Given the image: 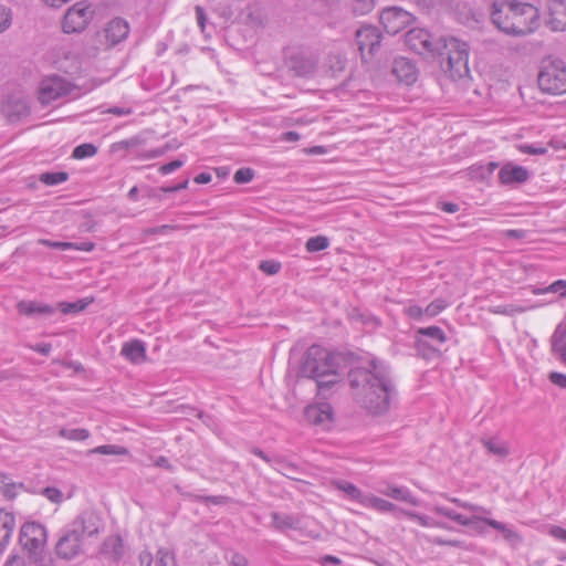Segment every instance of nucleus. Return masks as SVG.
Returning <instances> with one entry per match:
<instances>
[{"instance_id": "obj_1", "label": "nucleus", "mask_w": 566, "mask_h": 566, "mask_svg": "<svg viewBox=\"0 0 566 566\" xmlns=\"http://www.w3.org/2000/svg\"><path fill=\"white\" fill-rule=\"evenodd\" d=\"M348 382L355 400L375 416L386 413L397 396L389 367L376 359L366 366L353 367Z\"/></svg>"}, {"instance_id": "obj_2", "label": "nucleus", "mask_w": 566, "mask_h": 566, "mask_svg": "<svg viewBox=\"0 0 566 566\" xmlns=\"http://www.w3.org/2000/svg\"><path fill=\"white\" fill-rule=\"evenodd\" d=\"M408 46L419 54L437 57L441 70L452 80L469 75V45L455 36H433L424 29H412L406 34Z\"/></svg>"}, {"instance_id": "obj_3", "label": "nucleus", "mask_w": 566, "mask_h": 566, "mask_svg": "<svg viewBox=\"0 0 566 566\" xmlns=\"http://www.w3.org/2000/svg\"><path fill=\"white\" fill-rule=\"evenodd\" d=\"M103 528V521L94 510L82 511L60 532L55 544V554L64 560H72L85 553L86 539L97 536Z\"/></svg>"}, {"instance_id": "obj_4", "label": "nucleus", "mask_w": 566, "mask_h": 566, "mask_svg": "<svg viewBox=\"0 0 566 566\" xmlns=\"http://www.w3.org/2000/svg\"><path fill=\"white\" fill-rule=\"evenodd\" d=\"M491 19L494 25L510 35H526L539 25V10L526 2L501 1L492 6Z\"/></svg>"}, {"instance_id": "obj_5", "label": "nucleus", "mask_w": 566, "mask_h": 566, "mask_svg": "<svg viewBox=\"0 0 566 566\" xmlns=\"http://www.w3.org/2000/svg\"><path fill=\"white\" fill-rule=\"evenodd\" d=\"M339 355L319 346L312 345L305 353L301 373L317 382L319 389L331 388L338 381Z\"/></svg>"}, {"instance_id": "obj_6", "label": "nucleus", "mask_w": 566, "mask_h": 566, "mask_svg": "<svg viewBox=\"0 0 566 566\" xmlns=\"http://www.w3.org/2000/svg\"><path fill=\"white\" fill-rule=\"evenodd\" d=\"M539 90L549 95L566 93V63L560 59H544L537 75Z\"/></svg>"}, {"instance_id": "obj_7", "label": "nucleus", "mask_w": 566, "mask_h": 566, "mask_svg": "<svg viewBox=\"0 0 566 566\" xmlns=\"http://www.w3.org/2000/svg\"><path fill=\"white\" fill-rule=\"evenodd\" d=\"M129 24L122 18H115L111 20L101 31H97L92 38V50L93 54H97L99 51H107L124 40L129 34Z\"/></svg>"}, {"instance_id": "obj_8", "label": "nucleus", "mask_w": 566, "mask_h": 566, "mask_svg": "<svg viewBox=\"0 0 566 566\" xmlns=\"http://www.w3.org/2000/svg\"><path fill=\"white\" fill-rule=\"evenodd\" d=\"M93 13L94 11L88 4L84 2L75 3L66 11L63 18V32L67 34L82 32L93 19Z\"/></svg>"}, {"instance_id": "obj_9", "label": "nucleus", "mask_w": 566, "mask_h": 566, "mask_svg": "<svg viewBox=\"0 0 566 566\" xmlns=\"http://www.w3.org/2000/svg\"><path fill=\"white\" fill-rule=\"evenodd\" d=\"M20 543L30 554L38 555L46 543L45 527L35 522L24 523L20 530Z\"/></svg>"}, {"instance_id": "obj_10", "label": "nucleus", "mask_w": 566, "mask_h": 566, "mask_svg": "<svg viewBox=\"0 0 566 566\" xmlns=\"http://www.w3.org/2000/svg\"><path fill=\"white\" fill-rule=\"evenodd\" d=\"M73 86L70 82L60 76L49 77L42 81L39 91V101L43 105L71 94Z\"/></svg>"}, {"instance_id": "obj_11", "label": "nucleus", "mask_w": 566, "mask_h": 566, "mask_svg": "<svg viewBox=\"0 0 566 566\" xmlns=\"http://www.w3.org/2000/svg\"><path fill=\"white\" fill-rule=\"evenodd\" d=\"M381 33L377 27L363 25L356 32V42L360 51L361 59L366 60L367 55L374 56L380 48Z\"/></svg>"}, {"instance_id": "obj_12", "label": "nucleus", "mask_w": 566, "mask_h": 566, "mask_svg": "<svg viewBox=\"0 0 566 566\" xmlns=\"http://www.w3.org/2000/svg\"><path fill=\"white\" fill-rule=\"evenodd\" d=\"M412 20V14L398 7L387 8L380 14V22L386 32L392 35L405 30Z\"/></svg>"}, {"instance_id": "obj_13", "label": "nucleus", "mask_w": 566, "mask_h": 566, "mask_svg": "<svg viewBox=\"0 0 566 566\" xmlns=\"http://www.w3.org/2000/svg\"><path fill=\"white\" fill-rule=\"evenodd\" d=\"M1 111L8 122L18 123L30 115L29 101L19 94H10L3 101Z\"/></svg>"}, {"instance_id": "obj_14", "label": "nucleus", "mask_w": 566, "mask_h": 566, "mask_svg": "<svg viewBox=\"0 0 566 566\" xmlns=\"http://www.w3.org/2000/svg\"><path fill=\"white\" fill-rule=\"evenodd\" d=\"M305 419L324 429L331 428L334 421L333 407L328 402H318L307 406L304 411Z\"/></svg>"}, {"instance_id": "obj_15", "label": "nucleus", "mask_w": 566, "mask_h": 566, "mask_svg": "<svg viewBox=\"0 0 566 566\" xmlns=\"http://www.w3.org/2000/svg\"><path fill=\"white\" fill-rule=\"evenodd\" d=\"M547 25L552 31L566 30V0H547Z\"/></svg>"}, {"instance_id": "obj_16", "label": "nucleus", "mask_w": 566, "mask_h": 566, "mask_svg": "<svg viewBox=\"0 0 566 566\" xmlns=\"http://www.w3.org/2000/svg\"><path fill=\"white\" fill-rule=\"evenodd\" d=\"M499 179L504 186L521 185L530 179V171L523 166L506 163L500 168Z\"/></svg>"}, {"instance_id": "obj_17", "label": "nucleus", "mask_w": 566, "mask_h": 566, "mask_svg": "<svg viewBox=\"0 0 566 566\" xmlns=\"http://www.w3.org/2000/svg\"><path fill=\"white\" fill-rule=\"evenodd\" d=\"M391 73L399 82L406 85L413 84L418 77L416 65L410 60L402 56L394 60Z\"/></svg>"}, {"instance_id": "obj_18", "label": "nucleus", "mask_w": 566, "mask_h": 566, "mask_svg": "<svg viewBox=\"0 0 566 566\" xmlns=\"http://www.w3.org/2000/svg\"><path fill=\"white\" fill-rule=\"evenodd\" d=\"M361 505L368 509H374L380 513H392L396 518H401L405 513L403 509H400L396 504L373 494H367L363 500Z\"/></svg>"}, {"instance_id": "obj_19", "label": "nucleus", "mask_w": 566, "mask_h": 566, "mask_svg": "<svg viewBox=\"0 0 566 566\" xmlns=\"http://www.w3.org/2000/svg\"><path fill=\"white\" fill-rule=\"evenodd\" d=\"M287 66L297 76H308L316 69V62L301 53L293 54L287 60Z\"/></svg>"}, {"instance_id": "obj_20", "label": "nucleus", "mask_w": 566, "mask_h": 566, "mask_svg": "<svg viewBox=\"0 0 566 566\" xmlns=\"http://www.w3.org/2000/svg\"><path fill=\"white\" fill-rule=\"evenodd\" d=\"M120 355L132 364H142L146 360V347L144 342L133 339L123 344Z\"/></svg>"}, {"instance_id": "obj_21", "label": "nucleus", "mask_w": 566, "mask_h": 566, "mask_svg": "<svg viewBox=\"0 0 566 566\" xmlns=\"http://www.w3.org/2000/svg\"><path fill=\"white\" fill-rule=\"evenodd\" d=\"M15 528V517L12 513L0 510V555H2L10 543Z\"/></svg>"}, {"instance_id": "obj_22", "label": "nucleus", "mask_w": 566, "mask_h": 566, "mask_svg": "<svg viewBox=\"0 0 566 566\" xmlns=\"http://www.w3.org/2000/svg\"><path fill=\"white\" fill-rule=\"evenodd\" d=\"M480 524H486L492 528L499 531L504 537V539L512 546H516L522 543L521 535L502 522L488 517H480L479 525Z\"/></svg>"}, {"instance_id": "obj_23", "label": "nucleus", "mask_w": 566, "mask_h": 566, "mask_svg": "<svg viewBox=\"0 0 566 566\" xmlns=\"http://www.w3.org/2000/svg\"><path fill=\"white\" fill-rule=\"evenodd\" d=\"M420 336L428 337L436 344H443L447 342L446 333L438 326L420 327L416 331L417 347H427V342L420 338Z\"/></svg>"}, {"instance_id": "obj_24", "label": "nucleus", "mask_w": 566, "mask_h": 566, "mask_svg": "<svg viewBox=\"0 0 566 566\" xmlns=\"http://www.w3.org/2000/svg\"><path fill=\"white\" fill-rule=\"evenodd\" d=\"M19 314L24 316L44 315L49 316L55 313V308L48 304H40L33 301H20L17 304Z\"/></svg>"}, {"instance_id": "obj_25", "label": "nucleus", "mask_w": 566, "mask_h": 566, "mask_svg": "<svg viewBox=\"0 0 566 566\" xmlns=\"http://www.w3.org/2000/svg\"><path fill=\"white\" fill-rule=\"evenodd\" d=\"M102 553L113 562H118L125 554L124 543L120 536L107 537L102 545Z\"/></svg>"}, {"instance_id": "obj_26", "label": "nucleus", "mask_w": 566, "mask_h": 566, "mask_svg": "<svg viewBox=\"0 0 566 566\" xmlns=\"http://www.w3.org/2000/svg\"><path fill=\"white\" fill-rule=\"evenodd\" d=\"M379 492L394 500L406 502L415 506L419 505V500L412 495L409 489L405 486L388 485L385 489H381Z\"/></svg>"}, {"instance_id": "obj_27", "label": "nucleus", "mask_w": 566, "mask_h": 566, "mask_svg": "<svg viewBox=\"0 0 566 566\" xmlns=\"http://www.w3.org/2000/svg\"><path fill=\"white\" fill-rule=\"evenodd\" d=\"M433 511L440 515H443L454 522H457L458 524L460 525H463V526H473L475 528H479V521H480V516H471V517H465L463 516L462 514H459L457 513L455 511L451 510V509H448V507H444V506H439V505H436Z\"/></svg>"}, {"instance_id": "obj_28", "label": "nucleus", "mask_w": 566, "mask_h": 566, "mask_svg": "<svg viewBox=\"0 0 566 566\" xmlns=\"http://www.w3.org/2000/svg\"><path fill=\"white\" fill-rule=\"evenodd\" d=\"M39 244L56 249V250H78V251H86L90 252L95 248V244L93 242H82V243H75V242H61V241H52L49 239H40Z\"/></svg>"}, {"instance_id": "obj_29", "label": "nucleus", "mask_w": 566, "mask_h": 566, "mask_svg": "<svg viewBox=\"0 0 566 566\" xmlns=\"http://www.w3.org/2000/svg\"><path fill=\"white\" fill-rule=\"evenodd\" d=\"M271 518L272 526L280 532L286 530H297L300 527V518L291 514L272 512Z\"/></svg>"}, {"instance_id": "obj_30", "label": "nucleus", "mask_w": 566, "mask_h": 566, "mask_svg": "<svg viewBox=\"0 0 566 566\" xmlns=\"http://www.w3.org/2000/svg\"><path fill=\"white\" fill-rule=\"evenodd\" d=\"M499 168L496 161L478 163L469 168V175L475 180H486Z\"/></svg>"}, {"instance_id": "obj_31", "label": "nucleus", "mask_w": 566, "mask_h": 566, "mask_svg": "<svg viewBox=\"0 0 566 566\" xmlns=\"http://www.w3.org/2000/svg\"><path fill=\"white\" fill-rule=\"evenodd\" d=\"M552 350L566 364V325L557 326L552 336Z\"/></svg>"}, {"instance_id": "obj_32", "label": "nucleus", "mask_w": 566, "mask_h": 566, "mask_svg": "<svg viewBox=\"0 0 566 566\" xmlns=\"http://www.w3.org/2000/svg\"><path fill=\"white\" fill-rule=\"evenodd\" d=\"M332 483L337 490L344 492L348 499L363 504L367 494H364L356 485L344 480H335Z\"/></svg>"}, {"instance_id": "obj_33", "label": "nucleus", "mask_w": 566, "mask_h": 566, "mask_svg": "<svg viewBox=\"0 0 566 566\" xmlns=\"http://www.w3.org/2000/svg\"><path fill=\"white\" fill-rule=\"evenodd\" d=\"M483 447L493 455L504 459L510 454L509 444L497 438L482 439Z\"/></svg>"}, {"instance_id": "obj_34", "label": "nucleus", "mask_w": 566, "mask_h": 566, "mask_svg": "<svg viewBox=\"0 0 566 566\" xmlns=\"http://www.w3.org/2000/svg\"><path fill=\"white\" fill-rule=\"evenodd\" d=\"M275 465L273 467L277 472L282 473L289 479L298 480L295 474L300 473V468L291 462L285 461L281 457L274 458Z\"/></svg>"}, {"instance_id": "obj_35", "label": "nucleus", "mask_w": 566, "mask_h": 566, "mask_svg": "<svg viewBox=\"0 0 566 566\" xmlns=\"http://www.w3.org/2000/svg\"><path fill=\"white\" fill-rule=\"evenodd\" d=\"M402 516H407L411 520L417 521L423 527H441L446 530H450V527L446 523L434 522L427 515H422L416 512L406 511Z\"/></svg>"}, {"instance_id": "obj_36", "label": "nucleus", "mask_w": 566, "mask_h": 566, "mask_svg": "<svg viewBox=\"0 0 566 566\" xmlns=\"http://www.w3.org/2000/svg\"><path fill=\"white\" fill-rule=\"evenodd\" d=\"M88 454H103V455H126L128 450L122 446L116 444H104L91 449Z\"/></svg>"}, {"instance_id": "obj_37", "label": "nucleus", "mask_w": 566, "mask_h": 566, "mask_svg": "<svg viewBox=\"0 0 566 566\" xmlns=\"http://www.w3.org/2000/svg\"><path fill=\"white\" fill-rule=\"evenodd\" d=\"M67 179L69 174L66 171L43 172L39 177V180L46 186H56L65 182Z\"/></svg>"}, {"instance_id": "obj_38", "label": "nucleus", "mask_w": 566, "mask_h": 566, "mask_svg": "<svg viewBox=\"0 0 566 566\" xmlns=\"http://www.w3.org/2000/svg\"><path fill=\"white\" fill-rule=\"evenodd\" d=\"M533 293L536 295L554 293V294H558L562 297H565L566 296V281L557 280L546 287L533 290Z\"/></svg>"}, {"instance_id": "obj_39", "label": "nucleus", "mask_w": 566, "mask_h": 566, "mask_svg": "<svg viewBox=\"0 0 566 566\" xmlns=\"http://www.w3.org/2000/svg\"><path fill=\"white\" fill-rule=\"evenodd\" d=\"M90 304L86 300H77L76 302H60L57 307L63 314H75L84 311Z\"/></svg>"}, {"instance_id": "obj_40", "label": "nucleus", "mask_w": 566, "mask_h": 566, "mask_svg": "<svg viewBox=\"0 0 566 566\" xmlns=\"http://www.w3.org/2000/svg\"><path fill=\"white\" fill-rule=\"evenodd\" d=\"M329 247V240L324 235L312 237L306 241L305 248L308 252H319Z\"/></svg>"}, {"instance_id": "obj_41", "label": "nucleus", "mask_w": 566, "mask_h": 566, "mask_svg": "<svg viewBox=\"0 0 566 566\" xmlns=\"http://www.w3.org/2000/svg\"><path fill=\"white\" fill-rule=\"evenodd\" d=\"M60 437L73 440V441H83L86 440L90 437V432L86 429L76 428V429H65L62 428L59 431Z\"/></svg>"}, {"instance_id": "obj_42", "label": "nucleus", "mask_w": 566, "mask_h": 566, "mask_svg": "<svg viewBox=\"0 0 566 566\" xmlns=\"http://www.w3.org/2000/svg\"><path fill=\"white\" fill-rule=\"evenodd\" d=\"M97 154V147L91 143H84L76 146L72 153V157L75 159H84L93 157Z\"/></svg>"}, {"instance_id": "obj_43", "label": "nucleus", "mask_w": 566, "mask_h": 566, "mask_svg": "<svg viewBox=\"0 0 566 566\" xmlns=\"http://www.w3.org/2000/svg\"><path fill=\"white\" fill-rule=\"evenodd\" d=\"M155 566H177L174 553L167 548H159L156 554Z\"/></svg>"}, {"instance_id": "obj_44", "label": "nucleus", "mask_w": 566, "mask_h": 566, "mask_svg": "<svg viewBox=\"0 0 566 566\" xmlns=\"http://www.w3.org/2000/svg\"><path fill=\"white\" fill-rule=\"evenodd\" d=\"M376 0H353V12L357 15H365L373 11Z\"/></svg>"}, {"instance_id": "obj_45", "label": "nucleus", "mask_w": 566, "mask_h": 566, "mask_svg": "<svg viewBox=\"0 0 566 566\" xmlns=\"http://www.w3.org/2000/svg\"><path fill=\"white\" fill-rule=\"evenodd\" d=\"M193 500L199 503L223 505L231 501L230 497L224 495H195Z\"/></svg>"}, {"instance_id": "obj_46", "label": "nucleus", "mask_w": 566, "mask_h": 566, "mask_svg": "<svg viewBox=\"0 0 566 566\" xmlns=\"http://www.w3.org/2000/svg\"><path fill=\"white\" fill-rule=\"evenodd\" d=\"M177 229H178V226L163 224V226H158V227L146 228L142 231V234L144 237L155 235V234H168Z\"/></svg>"}, {"instance_id": "obj_47", "label": "nucleus", "mask_w": 566, "mask_h": 566, "mask_svg": "<svg viewBox=\"0 0 566 566\" xmlns=\"http://www.w3.org/2000/svg\"><path fill=\"white\" fill-rule=\"evenodd\" d=\"M447 306H448V303L444 300L438 298V300L432 301L424 308V313L428 317H434L438 314H440Z\"/></svg>"}, {"instance_id": "obj_48", "label": "nucleus", "mask_w": 566, "mask_h": 566, "mask_svg": "<svg viewBox=\"0 0 566 566\" xmlns=\"http://www.w3.org/2000/svg\"><path fill=\"white\" fill-rule=\"evenodd\" d=\"M254 178V170L251 168H240L233 175V180L241 185L248 184Z\"/></svg>"}, {"instance_id": "obj_49", "label": "nucleus", "mask_w": 566, "mask_h": 566, "mask_svg": "<svg viewBox=\"0 0 566 566\" xmlns=\"http://www.w3.org/2000/svg\"><path fill=\"white\" fill-rule=\"evenodd\" d=\"M259 269L269 275H274L280 272L281 263L274 260L261 261Z\"/></svg>"}, {"instance_id": "obj_50", "label": "nucleus", "mask_w": 566, "mask_h": 566, "mask_svg": "<svg viewBox=\"0 0 566 566\" xmlns=\"http://www.w3.org/2000/svg\"><path fill=\"white\" fill-rule=\"evenodd\" d=\"M42 494L52 503H61L63 500V493L54 486H46L43 489Z\"/></svg>"}, {"instance_id": "obj_51", "label": "nucleus", "mask_w": 566, "mask_h": 566, "mask_svg": "<svg viewBox=\"0 0 566 566\" xmlns=\"http://www.w3.org/2000/svg\"><path fill=\"white\" fill-rule=\"evenodd\" d=\"M11 25V12L7 8L0 6V33Z\"/></svg>"}, {"instance_id": "obj_52", "label": "nucleus", "mask_w": 566, "mask_h": 566, "mask_svg": "<svg viewBox=\"0 0 566 566\" xmlns=\"http://www.w3.org/2000/svg\"><path fill=\"white\" fill-rule=\"evenodd\" d=\"M521 151L524 153V154H530V155H545L547 153V148L546 147H543L541 145H528V144H525V145H522L520 147Z\"/></svg>"}, {"instance_id": "obj_53", "label": "nucleus", "mask_w": 566, "mask_h": 566, "mask_svg": "<svg viewBox=\"0 0 566 566\" xmlns=\"http://www.w3.org/2000/svg\"><path fill=\"white\" fill-rule=\"evenodd\" d=\"M184 166V160H180V159H175L168 164H165L163 166L159 167V172L161 175H168L179 168H181Z\"/></svg>"}, {"instance_id": "obj_54", "label": "nucleus", "mask_w": 566, "mask_h": 566, "mask_svg": "<svg viewBox=\"0 0 566 566\" xmlns=\"http://www.w3.org/2000/svg\"><path fill=\"white\" fill-rule=\"evenodd\" d=\"M548 379L553 385H555L562 389H566V375L565 374L552 371L548 375Z\"/></svg>"}, {"instance_id": "obj_55", "label": "nucleus", "mask_w": 566, "mask_h": 566, "mask_svg": "<svg viewBox=\"0 0 566 566\" xmlns=\"http://www.w3.org/2000/svg\"><path fill=\"white\" fill-rule=\"evenodd\" d=\"M139 566H155L156 558L154 559L149 551H142L138 555Z\"/></svg>"}, {"instance_id": "obj_56", "label": "nucleus", "mask_w": 566, "mask_h": 566, "mask_svg": "<svg viewBox=\"0 0 566 566\" xmlns=\"http://www.w3.org/2000/svg\"><path fill=\"white\" fill-rule=\"evenodd\" d=\"M528 231L523 229H509L503 232L504 237L507 239H516L522 240L527 237Z\"/></svg>"}, {"instance_id": "obj_57", "label": "nucleus", "mask_w": 566, "mask_h": 566, "mask_svg": "<svg viewBox=\"0 0 566 566\" xmlns=\"http://www.w3.org/2000/svg\"><path fill=\"white\" fill-rule=\"evenodd\" d=\"M406 313L410 318L420 319L426 313L424 308L419 305H410L406 308Z\"/></svg>"}, {"instance_id": "obj_58", "label": "nucleus", "mask_w": 566, "mask_h": 566, "mask_svg": "<svg viewBox=\"0 0 566 566\" xmlns=\"http://www.w3.org/2000/svg\"><path fill=\"white\" fill-rule=\"evenodd\" d=\"M492 312L495 314L513 315L516 312H522V310L515 308L512 305H497L493 307Z\"/></svg>"}, {"instance_id": "obj_59", "label": "nucleus", "mask_w": 566, "mask_h": 566, "mask_svg": "<svg viewBox=\"0 0 566 566\" xmlns=\"http://www.w3.org/2000/svg\"><path fill=\"white\" fill-rule=\"evenodd\" d=\"M106 113L115 115V116H128V115L133 114V108L132 107L113 106V107H109L106 111Z\"/></svg>"}, {"instance_id": "obj_60", "label": "nucleus", "mask_w": 566, "mask_h": 566, "mask_svg": "<svg viewBox=\"0 0 566 566\" xmlns=\"http://www.w3.org/2000/svg\"><path fill=\"white\" fill-rule=\"evenodd\" d=\"M230 564L232 566H249V560L243 554L233 553L231 555Z\"/></svg>"}, {"instance_id": "obj_61", "label": "nucleus", "mask_w": 566, "mask_h": 566, "mask_svg": "<svg viewBox=\"0 0 566 566\" xmlns=\"http://www.w3.org/2000/svg\"><path fill=\"white\" fill-rule=\"evenodd\" d=\"M549 535L560 542L566 543V530L560 526H552L549 530Z\"/></svg>"}, {"instance_id": "obj_62", "label": "nucleus", "mask_w": 566, "mask_h": 566, "mask_svg": "<svg viewBox=\"0 0 566 566\" xmlns=\"http://www.w3.org/2000/svg\"><path fill=\"white\" fill-rule=\"evenodd\" d=\"M195 10H196V18H197L198 25L200 27L201 31L203 32L206 29V21H207L206 12H205L203 8L200 6H197Z\"/></svg>"}, {"instance_id": "obj_63", "label": "nucleus", "mask_w": 566, "mask_h": 566, "mask_svg": "<svg viewBox=\"0 0 566 566\" xmlns=\"http://www.w3.org/2000/svg\"><path fill=\"white\" fill-rule=\"evenodd\" d=\"M31 349L41 355L48 356L52 350V345L50 343H39L31 346Z\"/></svg>"}, {"instance_id": "obj_64", "label": "nucleus", "mask_w": 566, "mask_h": 566, "mask_svg": "<svg viewBox=\"0 0 566 566\" xmlns=\"http://www.w3.org/2000/svg\"><path fill=\"white\" fill-rule=\"evenodd\" d=\"M154 464L158 468H163L167 471H174V465L169 462L168 458L164 457V455H160L158 457Z\"/></svg>"}]
</instances>
